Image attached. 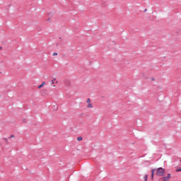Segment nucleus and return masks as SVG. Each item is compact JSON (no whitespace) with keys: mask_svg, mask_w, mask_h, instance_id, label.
<instances>
[{"mask_svg":"<svg viewBox=\"0 0 181 181\" xmlns=\"http://www.w3.org/2000/svg\"><path fill=\"white\" fill-rule=\"evenodd\" d=\"M156 175L157 176H163V175H165V169L163 168H158Z\"/></svg>","mask_w":181,"mask_h":181,"instance_id":"f257e3e1","label":"nucleus"},{"mask_svg":"<svg viewBox=\"0 0 181 181\" xmlns=\"http://www.w3.org/2000/svg\"><path fill=\"white\" fill-rule=\"evenodd\" d=\"M43 86H46V82H42L41 85L37 86V88L40 89Z\"/></svg>","mask_w":181,"mask_h":181,"instance_id":"f03ea898","label":"nucleus"},{"mask_svg":"<svg viewBox=\"0 0 181 181\" xmlns=\"http://www.w3.org/2000/svg\"><path fill=\"white\" fill-rule=\"evenodd\" d=\"M93 103H88V105H87V108H93Z\"/></svg>","mask_w":181,"mask_h":181,"instance_id":"7ed1b4c3","label":"nucleus"},{"mask_svg":"<svg viewBox=\"0 0 181 181\" xmlns=\"http://www.w3.org/2000/svg\"><path fill=\"white\" fill-rule=\"evenodd\" d=\"M155 175V170H152L151 171V179H153V175Z\"/></svg>","mask_w":181,"mask_h":181,"instance_id":"20e7f679","label":"nucleus"},{"mask_svg":"<svg viewBox=\"0 0 181 181\" xmlns=\"http://www.w3.org/2000/svg\"><path fill=\"white\" fill-rule=\"evenodd\" d=\"M166 177L167 180H169V179H170V177H171V175H170V174H168L167 177Z\"/></svg>","mask_w":181,"mask_h":181,"instance_id":"39448f33","label":"nucleus"},{"mask_svg":"<svg viewBox=\"0 0 181 181\" xmlns=\"http://www.w3.org/2000/svg\"><path fill=\"white\" fill-rule=\"evenodd\" d=\"M161 180H164V181H169V180H168L167 177H161Z\"/></svg>","mask_w":181,"mask_h":181,"instance_id":"423d86ee","label":"nucleus"},{"mask_svg":"<svg viewBox=\"0 0 181 181\" xmlns=\"http://www.w3.org/2000/svg\"><path fill=\"white\" fill-rule=\"evenodd\" d=\"M77 141H83V137H81V136L78 137Z\"/></svg>","mask_w":181,"mask_h":181,"instance_id":"0eeeda50","label":"nucleus"},{"mask_svg":"<svg viewBox=\"0 0 181 181\" xmlns=\"http://www.w3.org/2000/svg\"><path fill=\"white\" fill-rule=\"evenodd\" d=\"M144 179V181H148V175H146Z\"/></svg>","mask_w":181,"mask_h":181,"instance_id":"6e6552de","label":"nucleus"},{"mask_svg":"<svg viewBox=\"0 0 181 181\" xmlns=\"http://www.w3.org/2000/svg\"><path fill=\"white\" fill-rule=\"evenodd\" d=\"M86 103L88 104H90L91 103V100L90 98H88L87 100H86Z\"/></svg>","mask_w":181,"mask_h":181,"instance_id":"1a4fd4ad","label":"nucleus"},{"mask_svg":"<svg viewBox=\"0 0 181 181\" xmlns=\"http://www.w3.org/2000/svg\"><path fill=\"white\" fill-rule=\"evenodd\" d=\"M11 138H15V135L11 134V135L9 136V139H11Z\"/></svg>","mask_w":181,"mask_h":181,"instance_id":"9d476101","label":"nucleus"},{"mask_svg":"<svg viewBox=\"0 0 181 181\" xmlns=\"http://www.w3.org/2000/svg\"><path fill=\"white\" fill-rule=\"evenodd\" d=\"M55 81H56V78L52 81V84H54Z\"/></svg>","mask_w":181,"mask_h":181,"instance_id":"9b49d317","label":"nucleus"},{"mask_svg":"<svg viewBox=\"0 0 181 181\" xmlns=\"http://www.w3.org/2000/svg\"><path fill=\"white\" fill-rule=\"evenodd\" d=\"M52 56H57V52H54V53L52 54Z\"/></svg>","mask_w":181,"mask_h":181,"instance_id":"f8f14e48","label":"nucleus"},{"mask_svg":"<svg viewBox=\"0 0 181 181\" xmlns=\"http://www.w3.org/2000/svg\"><path fill=\"white\" fill-rule=\"evenodd\" d=\"M4 141H6V142H8V139H4Z\"/></svg>","mask_w":181,"mask_h":181,"instance_id":"ddd939ff","label":"nucleus"},{"mask_svg":"<svg viewBox=\"0 0 181 181\" xmlns=\"http://www.w3.org/2000/svg\"><path fill=\"white\" fill-rule=\"evenodd\" d=\"M55 83H56V84H57L59 83V81H55Z\"/></svg>","mask_w":181,"mask_h":181,"instance_id":"4468645a","label":"nucleus"},{"mask_svg":"<svg viewBox=\"0 0 181 181\" xmlns=\"http://www.w3.org/2000/svg\"><path fill=\"white\" fill-rule=\"evenodd\" d=\"M0 49H2V47H0Z\"/></svg>","mask_w":181,"mask_h":181,"instance_id":"2eb2a0df","label":"nucleus"},{"mask_svg":"<svg viewBox=\"0 0 181 181\" xmlns=\"http://www.w3.org/2000/svg\"><path fill=\"white\" fill-rule=\"evenodd\" d=\"M53 87H56V85H54Z\"/></svg>","mask_w":181,"mask_h":181,"instance_id":"dca6fc26","label":"nucleus"},{"mask_svg":"<svg viewBox=\"0 0 181 181\" xmlns=\"http://www.w3.org/2000/svg\"><path fill=\"white\" fill-rule=\"evenodd\" d=\"M47 21H50V18H49Z\"/></svg>","mask_w":181,"mask_h":181,"instance_id":"f3484780","label":"nucleus"}]
</instances>
